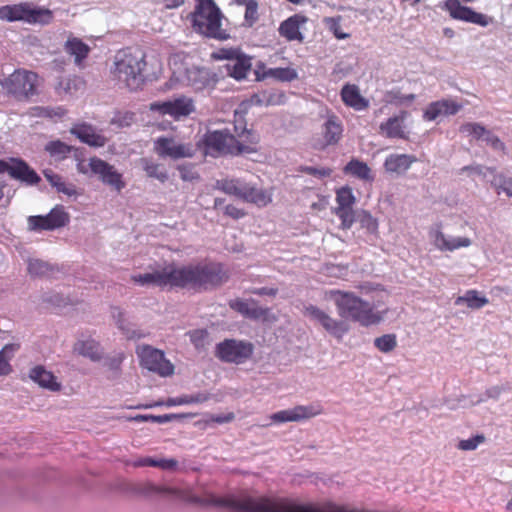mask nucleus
I'll return each mask as SVG.
<instances>
[{
	"label": "nucleus",
	"instance_id": "39448f33",
	"mask_svg": "<svg viewBox=\"0 0 512 512\" xmlns=\"http://www.w3.org/2000/svg\"><path fill=\"white\" fill-rule=\"evenodd\" d=\"M212 503L216 506L231 508L237 512H320L307 505H278L265 497L215 498Z\"/></svg>",
	"mask_w": 512,
	"mask_h": 512
},
{
	"label": "nucleus",
	"instance_id": "cd10ccee",
	"mask_svg": "<svg viewBox=\"0 0 512 512\" xmlns=\"http://www.w3.org/2000/svg\"><path fill=\"white\" fill-rule=\"evenodd\" d=\"M343 128L341 121L335 115H330L323 124V137L326 145L338 143L342 136Z\"/></svg>",
	"mask_w": 512,
	"mask_h": 512
},
{
	"label": "nucleus",
	"instance_id": "c85d7f7f",
	"mask_svg": "<svg viewBox=\"0 0 512 512\" xmlns=\"http://www.w3.org/2000/svg\"><path fill=\"white\" fill-rule=\"evenodd\" d=\"M139 165L149 178L156 179L161 183H165L169 178L167 169L162 164L155 162L151 158H141L139 160Z\"/></svg>",
	"mask_w": 512,
	"mask_h": 512
},
{
	"label": "nucleus",
	"instance_id": "7ed1b4c3",
	"mask_svg": "<svg viewBox=\"0 0 512 512\" xmlns=\"http://www.w3.org/2000/svg\"><path fill=\"white\" fill-rule=\"evenodd\" d=\"M145 54L130 48L116 52L110 67L111 79L121 88L135 91L144 84Z\"/></svg>",
	"mask_w": 512,
	"mask_h": 512
},
{
	"label": "nucleus",
	"instance_id": "c756f323",
	"mask_svg": "<svg viewBox=\"0 0 512 512\" xmlns=\"http://www.w3.org/2000/svg\"><path fill=\"white\" fill-rule=\"evenodd\" d=\"M341 98L346 105L356 110L368 107V101L360 95L359 89L355 85H345L341 90Z\"/></svg>",
	"mask_w": 512,
	"mask_h": 512
},
{
	"label": "nucleus",
	"instance_id": "f3484780",
	"mask_svg": "<svg viewBox=\"0 0 512 512\" xmlns=\"http://www.w3.org/2000/svg\"><path fill=\"white\" fill-rule=\"evenodd\" d=\"M179 80L195 90H203L215 83L214 76L206 68L196 66L185 68L183 73H179Z\"/></svg>",
	"mask_w": 512,
	"mask_h": 512
},
{
	"label": "nucleus",
	"instance_id": "a19ab883",
	"mask_svg": "<svg viewBox=\"0 0 512 512\" xmlns=\"http://www.w3.org/2000/svg\"><path fill=\"white\" fill-rule=\"evenodd\" d=\"M344 172L346 174H351L355 177H358L362 180H368L371 178L370 176V168L368 165L364 162H361L359 160H351L347 163V165L344 167Z\"/></svg>",
	"mask_w": 512,
	"mask_h": 512
},
{
	"label": "nucleus",
	"instance_id": "c03bdc74",
	"mask_svg": "<svg viewBox=\"0 0 512 512\" xmlns=\"http://www.w3.org/2000/svg\"><path fill=\"white\" fill-rule=\"evenodd\" d=\"M16 346L13 344L5 345L0 351V376L9 375L12 372V367L9 363Z\"/></svg>",
	"mask_w": 512,
	"mask_h": 512
},
{
	"label": "nucleus",
	"instance_id": "09e8293b",
	"mask_svg": "<svg viewBox=\"0 0 512 512\" xmlns=\"http://www.w3.org/2000/svg\"><path fill=\"white\" fill-rule=\"evenodd\" d=\"M334 213L341 219V227L343 229H350L357 219V211L353 207L349 208H335Z\"/></svg>",
	"mask_w": 512,
	"mask_h": 512
},
{
	"label": "nucleus",
	"instance_id": "9d476101",
	"mask_svg": "<svg viewBox=\"0 0 512 512\" xmlns=\"http://www.w3.org/2000/svg\"><path fill=\"white\" fill-rule=\"evenodd\" d=\"M136 352L140 358L142 367L162 377L173 375L174 365L165 358L161 350L155 349L149 345H143L139 346Z\"/></svg>",
	"mask_w": 512,
	"mask_h": 512
},
{
	"label": "nucleus",
	"instance_id": "b1692460",
	"mask_svg": "<svg viewBox=\"0 0 512 512\" xmlns=\"http://www.w3.org/2000/svg\"><path fill=\"white\" fill-rule=\"evenodd\" d=\"M407 116L408 113L406 111H402L399 115L390 117L386 122L381 123L380 133L387 138L406 139L407 135L405 132L404 121Z\"/></svg>",
	"mask_w": 512,
	"mask_h": 512
},
{
	"label": "nucleus",
	"instance_id": "4c0bfd02",
	"mask_svg": "<svg viewBox=\"0 0 512 512\" xmlns=\"http://www.w3.org/2000/svg\"><path fill=\"white\" fill-rule=\"evenodd\" d=\"M488 303L489 300L477 290H468L463 296H459L455 300V305L466 304L471 309H480Z\"/></svg>",
	"mask_w": 512,
	"mask_h": 512
},
{
	"label": "nucleus",
	"instance_id": "5701e85b",
	"mask_svg": "<svg viewBox=\"0 0 512 512\" xmlns=\"http://www.w3.org/2000/svg\"><path fill=\"white\" fill-rule=\"evenodd\" d=\"M229 305L233 310L239 312L247 318L254 320L266 319L270 311L268 308H262L258 306L257 303L253 300L247 301L236 299L230 301Z\"/></svg>",
	"mask_w": 512,
	"mask_h": 512
},
{
	"label": "nucleus",
	"instance_id": "e2e57ef3",
	"mask_svg": "<svg viewBox=\"0 0 512 512\" xmlns=\"http://www.w3.org/2000/svg\"><path fill=\"white\" fill-rule=\"evenodd\" d=\"M484 141L495 150H499V151H503V152L505 151V144L499 139L498 136H496L489 130L487 131V134L485 135Z\"/></svg>",
	"mask_w": 512,
	"mask_h": 512
},
{
	"label": "nucleus",
	"instance_id": "13d9d810",
	"mask_svg": "<svg viewBox=\"0 0 512 512\" xmlns=\"http://www.w3.org/2000/svg\"><path fill=\"white\" fill-rule=\"evenodd\" d=\"M245 22L251 27L258 19V3L255 0L254 2H250L245 8Z\"/></svg>",
	"mask_w": 512,
	"mask_h": 512
},
{
	"label": "nucleus",
	"instance_id": "4d7b16f0",
	"mask_svg": "<svg viewBox=\"0 0 512 512\" xmlns=\"http://www.w3.org/2000/svg\"><path fill=\"white\" fill-rule=\"evenodd\" d=\"M485 440L483 435H476L472 438L461 440L458 444V448L463 451L475 450Z\"/></svg>",
	"mask_w": 512,
	"mask_h": 512
},
{
	"label": "nucleus",
	"instance_id": "49530a36",
	"mask_svg": "<svg viewBox=\"0 0 512 512\" xmlns=\"http://www.w3.org/2000/svg\"><path fill=\"white\" fill-rule=\"evenodd\" d=\"M32 115L36 117H45V118H62L66 111L64 108L58 106V107H41L37 106L31 109Z\"/></svg>",
	"mask_w": 512,
	"mask_h": 512
},
{
	"label": "nucleus",
	"instance_id": "4be33fe9",
	"mask_svg": "<svg viewBox=\"0 0 512 512\" xmlns=\"http://www.w3.org/2000/svg\"><path fill=\"white\" fill-rule=\"evenodd\" d=\"M433 244L441 251H453L462 247H469L472 241L467 237L446 236L440 230L431 233Z\"/></svg>",
	"mask_w": 512,
	"mask_h": 512
},
{
	"label": "nucleus",
	"instance_id": "aec40b11",
	"mask_svg": "<svg viewBox=\"0 0 512 512\" xmlns=\"http://www.w3.org/2000/svg\"><path fill=\"white\" fill-rule=\"evenodd\" d=\"M308 21L307 17L301 14H295L284 20L279 26V34L288 41L302 42L303 34L300 32L301 25Z\"/></svg>",
	"mask_w": 512,
	"mask_h": 512
},
{
	"label": "nucleus",
	"instance_id": "0eeeda50",
	"mask_svg": "<svg viewBox=\"0 0 512 512\" xmlns=\"http://www.w3.org/2000/svg\"><path fill=\"white\" fill-rule=\"evenodd\" d=\"M36 73L24 69H17L8 77L0 80L2 89L9 95L18 99L29 98L37 93Z\"/></svg>",
	"mask_w": 512,
	"mask_h": 512
},
{
	"label": "nucleus",
	"instance_id": "72a5a7b5",
	"mask_svg": "<svg viewBox=\"0 0 512 512\" xmlns=\"http://www.w3.org/2000/svg\"><path fill=\"white\" fill-rule=\"evenodd\" d=\"M167 278V266L159 271L132 276V280L141 286H165Z\"/></svg>",
	"mask_w": 512,
	"mask_h": 512
},
{
	"label": "nucleus",
	"instance_id": "052dcab7",
	"mask_svg": "<svg viewBox=\"0 0 512 512\" xmlns=\"http://www.w3.org/2000/svg\"><path fill=\"white\" fill-rule=\"evenodd\" d=\"M301 171L308 175H311V176H314V177H317L320 179L328 177L332 173V170L329 168H316V167H312V166H303V167H301Z\"/></svg>",
	"mask_w": 512,
	"mask_h": 512
},
{
	"label": "nucleus",
	"instance_id": "dca6fc26",
	"mask_svg": "<svg viewBox=\"0 0 512 512\" xmlns=\"http://www.w3.org/2000/svg\"><path fill=\"white\" fill-rule=\"evenodd\" d=\"M444 7L453 19L477 24L482 27H486L492 23L491 17L476 12L470 7L463 6L459 0H446Z\"/></svg>",
	"mask_w": 512,
	"mask_h": 512
},
{
	"label": "nucleus",
	"instance_id": "3c124183",
	"mask_svg": "<svg viewBox=\"0 0 512 512\" xmlns=\"http://www.w3.org/2000/svg\"><path fill=\"white\" fill-rule=\"evenodd\" d=\"M491 185L496 189L497 193H505L512 197V178H506L503 174H497L491 180Z\"/></svg>",
	"mask_w": 512,
	"mask_h": 512
},
{
	"label": "nucleus",
	"instance_id": "8fccbe9b",
	"mask_svg": "<svg viewBox=\"0 0 512 512\" xmlns=\"http://www.w3.org/2000/svg\"><path fill=\"white\" fill-rule=\"evenodd\" d=\"M355 200L352 189L350 187H342L338 189L336 193V201L338 204L336 208L353 207Z\"/></svg>",
	"mask_w": 512,
	"mask_h": 512
},
{
	"label": "nucleus",
	"instance_id": "a878e982",
	"mask_svg": "<svg viewBox=\"0 0 512 512\" xmlns=\"http://www.w3.org/2000/svg\"><path fill=\"white\" fill-rule=\"evenodd\" d=\"M64 50L74 57L75 65L82 68L84 60L90 52V47L79 38L69 37L64 44Z\"/></svg>",
	"mask_w": 512,
	"mask_h": 512
},
{
	"label": "nucleus",
	"instance_id": "393cba45",
	"mask_svg": "<svg viewBox=\"0 0 512 512\" xmlns=\"http://www.w3.org/2000/svg\"><path fill=\"white\" fill-rule=\"evenodd\" d=\"M29 2H20L0 6V20L6 22H24L27 20Z\"/></svg>",
	"mask_w": 512,
	"mask_h": 512
},
{
	"label": "nucleus",
	"instance_id": "473e14b6",
	"mask_svg": "<svg viewBox=\"0 0 512 512\" xmlns=\"http://www.w3.org/2000/svg\"><path fill=\"white\" fill-rule=\"evenodd\" d=\"M71 133L74 134L80 141L90 146L101 147L105 143V138L98 135L90 126H78L71 129Z\"/></svg>",
	"mask_w": 512,
	"mask_h": 512
},
{
	"label": "nucleus",
	"instance_id": "58836bf2",
	"mask_svg": "<svg viewBox=\"0 0 512 512\" xmlns=\"http://www.w3.org/2000/svg\"><path fill=\"white\" fill-rule=\"evenodd\" d=\"M46 180L60 193L67 196H75L77 194L76 188L73 184H67L63 181L62 177L52 170L47 169L43 172Z\"/></svg>",
	"mask_w": 512,
	"mask_h": 512
},
{
	"label": "nucleus",
	"instance_id": "bb28decb",
	"mask_svg": "<svg viewBox=\"0 0 512 512\" xmlns=\"http://www.w3.org/2000/svg\"><path fill=\"white\" fill-rule=\"evenodd\" d=\"M26 16V24L29 25L46 26L51 24L54 20V13L52 10L46 7L37 6L31 2H29V8Z\"/></svg>",
	"mask_w": 512,
	"mask_h": 512
},
{
	"label": "nucleus",
	"instance_id": "f03ea898",
	"mask_svg": "<svg viewBox=\"0 0 512 512\" xmlns=\"http://www.w3.org/2000/svg\"><path fill=\"white\" fill-rule=\"evenodd\" d=\"M205 152L217 154H250L256 151L259 135L245 126L234 125V134L227 130L208 131L203 137Z\"/></svg>",
	"mask_w": 512,
	"mask_h": 512
},
{
	"label": "nucleus",
	"instance_id": "423d86ee",
	"mask_svg": "<svg viewBox=\"0 0 512 512\" xmlns=\"http://www.w3.org/2000/svg\"><path fill=\"white\" fill-rule=\"evenodd\" d=\"M194 28L201 34L218 40H226L229 35L222 29V13L213 0H197L192 16Z\"/></svg>",
	"mask_w": 512,
	"mask_h": 512
},
{
	"label": "nucleus",
	"instance_id": "a211bd4d",
	"mask_svg": "<svg viewBox=\"0 0 512 512\" xmlns=\"http://www.w3.org/2000/svg\"><path fill=\"white\" fill-rule=\"evenodd\" d=\"M320 411L314 406H296L292 409L281 410L274 413L271 419L277 423L297 422L318 415Z\"/></svg>",
	"mask_w": 512,
	"mask_h": 512
},
{
	"label": "nucleus",
	"instance_id": "5fc2aeb1",
	"mask_svg": "<svg viewBox=\"0 0 512 512\" xmlns=\"http://www.w3.org/2000/svg\"><path fill=\"white\" fill-rule=\"evenodd\" d=\"M461 171L462 172H467L469 175H477V176L482 177V178H485L487 173L492 174L493 177L495 175H497L496 174V168L486 167V166H483V165H480V164L464 166L461 169Z\"/></svg>",
	"mask_w": 512,
	"mask_h": 512
},
{
	"label": "nucleus",
	"instance_id": "2f4dec72",
	"mask_svg": "<svg viewBox=\"0 0 512 512\" xmlns=\"http://www.w3.org/2000/svg\"><path fill=\"white\" fill-rule=\"evenodd\" d=\"M242 200L261 207L269 204L272 201V196L268 191L247 183Z\"/></svg>",
	"mask_w": 512,
	"mask_h": 512
},
{
	"label": "nucleus",
	"instance_id": "2eb2a0df",
	"mask_svg": "<svg viewBox=\"0 0 512 512\" xmlns=\"http://www.w3.org/2000/svg\"><path fill=\"white\" fill-rule=\"evenodd\" d=\"M91 165L92 174L97 176L105 185L110 186L117 192H120L125 187L122 174L119 173L113 165H110L98 157H91Z\"/></svg>",
	"mask_w": 512,
	"mask_h": 512
},
{
	"label": "nucleus",
	"instance_id": "412c9836",
	"mask_svg": "<svg viewBox=\"0 0 512 512\" xmlns=\"http://www.w3.org/2000/svg\"><path fill=\"white\" fill-rule=\"evenodd\" d=\"M416 161L417 158L414 155L390 154L385 159L384 168L390 174L403 175Z\"/></svg>",
	"mask_w": 512,
	"mask_h": 512
},
{
	"label": "nucleus",
	"instance_id": "e433bc0d",
	"mask_svg": "<svg viewBox=\"0 0 512 512\" xmlns=\"http://www.w3.org/2000/svg\"><path fill=\"white\" fill-rule=\"evenodd\" d=\"M74 351L79 355L91 359L92 361H98L101 359L99 344L92 339L76 342L74 345Z\"/></svg>",
	"mask_w": 512,
	"mask_h": 512
},
{
	"label": "nucleus",
	"instance_id": "4468645a",
	"mask_svg": "<svg viewBox=\"0 0 512 512\" xmlns=\"http://www.w3.org/2000/svg\"><path fill=\"white\" fill-rule=\"evenodd\" d=\"M150 110L179 120L194 112L195 107L191 98L181 96L172 100L153 102L150 104Z\"/></svg>",
	"mask_w": 512,
	"mask_h": 512
},
{
	"label": "nucleus",
	"instance_id": "a18cd8bd",
	"mask_svg": "<svg viewBox=\"0 0 512 512\" xmlns=\"http://www.w3.org/2000/svg\"><path fill=\"white\" fill-rule=\"evenodd\" d=\"M356 222H358L361 228L365 229L370 234H374L378 230L377 220L365 210L357 211Z\"/></svg>",
	"mask_w": 512,
	"mask_h": 512
},
{
	"label": "nucleus",
	"instance_id": "20e7f679",
	"mask_svg": "<svg viewBox=\"0 0 512 512\" xmlns=\"http://www.w3.org/2000/svg\"><path fill=\"white\" fill-rule=\"evenodd\" d=\"M329 296L334 300L339 316L345 321L350 319L359 322L362 326L380 321V317L374 313L373 305L353 293L331 290Z\"/></svg>",
	"mask_w": 512,
	"mask_h": 512
},
{
	"label": "nucleus",
	"instance_id": "69168bd1",
	"mask_svg": "<svg viewBox=\"0 0 512 512\" xmlns=\"http://www.w3.org/2000/svg\"><path fill=\"white\" fill-rule=\"evenodd\" d=\"M189 336L195 347L200 348L204 346V340L207 336V332L205 330H194L189 333Z\"/></svg>",
	"mask_w": 512,
	"mask_h": 512
},
{
	"label": "nucleus",
	"instance_id": "37998d69",
	"mask_svg": "<svg viewBox=\"0 0 512 512\" xmlns=\"http://www.w3.org/2000/svg\"><path fill=\"white\" fill-rule=\"evenodd\" d=\"M72 147L60 140L50 141L45 145V150L58 160L64 159L71 152Z\"/></svg>",
	"mask_w": 512,
	"mask_h": 512
},
{
	"label": "nucleus",
	"instance_id": "de8ad7c7",
	"mask_svg": "<svg viewBox=\"0 0 512 512\" xmlns=\"http://www.w3.org/2000/svg\"><path fill=\"white\" fill-rule=\"evenodd\" d=\"M266 76L272 77L279 81H292L297 78L298 74L295 69L292 68H271L265 72Z\"/></svg>",
	"mask_w": 512,
	"mask_h": 512
},
{
	"label": "nucleus",
	"instance_id": "c9c22d12",
	"mask_svg": "<svg viewBox=\"0 0 512 512\" xmlns=\"http://www.w3.org/2000/svg\"><path fill=\"white\" fill-rule=\"evenodd\" d=\"M246 185L247 182L241 179H221L216 181L215 188L242 199Z\"/></svg>",
	"mask_w": 512,
	"mask_h": 512
},
{
	"label": "nucleus",
	"instance_id": "680f3d73",
	"mask_svg": "<svg viewBox=\"0 0 512 512\" xmlns=\"http://www.w3.org/2000/svg\"><path fill=\"white\" fill-rule=\"evenodd\" d=\"M443 104H440L439 101L431 103L424 113V118L426 120L432 121L435 120L438 116L443 115L441 107Z\"/></svg>",
	"mask_w": 512,
	"mask_h": 512
},
{
	"label": "nucleus",
	"instance_id": "9b49d317",
	"mask_svg": "<svg viewBox=\"0 0 512 512\" xmlns=\"http://www.w3.org/2000/svg\"><path fill=\"white\" fill-rule=\"evenodd\" d=\"M153 149L159 157L172 160L193 157L196 151L191 143H184L167 136L158 137L154 141Z\"/></svg>",
	"mask_w": 512,
	"mask_h": 512
},
{
	"label": "nucleus",
	"instance_id": "1a4fd4ad",
	"mask_svg": "<svg viewBox=\"0 0 512 512\" xmlns=\"http://www.w3.org/2000/svg\"><path fill=\"white\" fill-rule=\"evenodd\" d=\"M213 57L217 60H227L228 62L224 66L226 72L236 80L246 78L252 67L251 57L244 54L239 48H222L213 53Z\"/></svg>",
	"mask_w": 512,
	"mask_h": 512
},
{
	"label": "nucleus",
	"instance_id": "774afa93",
	"mask_svg": "<svg viewBox=\"0 0 512 512\" xmlns=\"http://www.w3.org/2000/svg\"><path fill=\"white\" fill-rule=\"evenodd\" d=\"M225 214L233 219H240L245 215L242 210L238 209L234 205H227L225 207Z\"/></svg>",
	"mask_w": 512,
	"mask_h": 512
},
{
	"label": "nucleus",
	"instance_id": "f8f14e48",
	"mask_svg": "<svg viewBox=\"0 0 512 512\" xmlns=\"http://www.w3.org/2000/svg\"><path fill=\"white\" fill-rule=\"evenodd\" d=\"M253 353L251 343L235 339H226L216 346V356L227 363H244Z\"/></svg>",
	"mask_w": 512,
	"mask_h": 512
},
{
	"label": "nucleus",
	"instance_id": "ea45409f",
	"mask_svg": "<svg viewBox=\"0 0 512 512\" xmlns=\"http://www.w3.org/2000/svg\"><path fill=\"white\" fill-rule=\"evenodd\" d=\"M112 316L116 321L118 328L123 331L128 339H139L143 337V334L136 330L134 326L127 322L124 313L119 308H113Z\"/></svg>",
	"mask_w": 512,
	"mask_h": 512
},
{
	"label": "nucleus",
	"instance_id": "338daca9",
	"mask_svg": "<svg viewBox=\"0 0 512 512\" xmlns=\"http://www.w3.org/2000/svg\"><path fill=\"white\" fill-rule=\"evenodd\" d=\"M77 170L79 173L92 176V165H91V158H89L88 161L80 160L77 163Z\"/></svg>",
	"mask_w": 512,
	"mask_h": 512
},
{
	"label": "nucleus",
	"instance_id": "f257e3e1",
	"mask_svg": "<svg viewBox=\"0 0 512 512\" xmlns=\"http://www.w3.org/2000/svg\"><path fill=\"white\" fill-rule=\"evenodd\" d=\"M167 277V285L196 291L219 286L228 278L221 265L216 263L180 267L168 265Z\"/></svg>",
	"mask_w": 512,
	"mask_h": 512
},
{
	"label": "nucleus",
	"instance_id": "6e6552de",
	"mask_svg": "<svg viewBox=\"0 0 512 512\" xmlns=\"http://www.w3.org/2000/svg\"><path fill=\"white\" fill-rule=\"evenodd\" d=\"M303 314L315 325L320 326L329 335L341 340L343 336L349 331L350 327L347 321L333 318L326 311L321 308L309 304L303 309Z\"/></svg>",
	"mask_w": 512,
	"mask_h": 512
},
{
	"label": "nucleus",
	"instance_id": "79ce46f5",
	"mask_svg": "<svg viewBox=\"0 0 512 512\" xmlns=\"http://www.w3.org/2000/svg\"><path fill=\"white\" fill-rule=\"evenodd\" d=\"M194 414H164V415H137L133 419L138 422H156V423H167L173 420H179L182 418L193 417Z\"/></svg>",
	"mask_w": 512,
	"mask_h": 512
},
{
	"label": "nucleus",
	"instance_id": "bf43d9fd",
	"mask_svg": "<svg viewBox=\"0 0 512 512\" xmlns=\"http://www.w3.org/2000/svg\"><path fill=\"white\" fill-rule=\"evenodd\" d=\"M154 467L160 468L164 471H174L178 467V461L173 458H155Z\"/></svg>",
	"mask_w": 512,
	"mask_h": 512
},
{
	"label": "nucleus",
	"instance_id": "7c9ffc66",
	"mask_svg": "<svg viewBox=\"0 0 512 512\" xmlns=\"http://www.w3.org/2000/svg\"><path fill=\"white\" fill-rule=\"evenodd\" d=\"M27 271L31 277H50L58 269L52 264L37 258H29L27 261Z\"/></svg>",
	"mask_w": 512,
	"mask_h": 512
},
{
	"label": "nucleus",
	"instance_id": "ddd939ff",
	"mask_svg": "<svg viewBox=\"0 0 512 512\" xmlns=\"http://www.w3.org/2000/svg\"><path fill=\"white\" fill-rule=\"evenodd\" d=\"M70 216L63 206H55L47 215H36L28 217L30 230H55L67 225Z\"/></svg>",
	"mask_w": 512,
	"mask_h": 512
},
{
	"label": "nucleus",
	"instance_id": "0e129e2a",
	"mask_svg": "<svg viewBox=\"0 0 512 512\" xmlns=\"http://www.w3.org/2000/svg\"><path fill=\"white\" fill-rule=\"evenodd\" d=\"M439 102L440 104H443V106L441 107L443 115H454L462 108V105L454 101L442 100Z\"/></svg>",
	"mask_w": 512,
	"mask_h": 512
},
{
	"label": "nucleus",
	"instance_id": "f704fd0d",
	"mask_svg": "<svg viewBox=\"0 0 512 512\" xmlns=\"http://www.w3.org/2000/svg\"><path fill=\"white\" fill-rule=\"evenodd\" d=\"M210 398L209 394L206 393H196L193 395H182L175 398H168L165 403L157 402L154 406L166 405L167 407L179 406V405H188V404H197L208 401ZM153 405H148L146 408H151Z\"/></svg>",
	"mask_w": 512,
	"mask_h": 512
},
{
	"label": "nucleus",
	"instance_id": "6e6d98bb",
	"mask_svg": "<svg viewBox=\"0 0 512 512\" xmlns=\"http://www.w3.org/2000/svg\"><path fill=\"white\" fill-rule=\"evenodd\" d=\"M341 17H327L324 19V23L327 25V27L330 29V31L333 32L334 36L337 39H346L349 37L347 33H343L341 30Z\"/></svg>",
	"mask_w": 512,
	"mask_h": 512
},
{
	"label": "nucleus",
	"instance_id": "603ef678",
	"mask_svg": "<svg viewBox=\"0 0 512 512\" xmlns=\"http://www.w3.org/2000/svg\"><path fill=\"white\" fill-rule=\"evenodd\" d=\"M374 345L384 353L392 351L396 345V336L394 334H385L374 340Z\"/></svg>",
	"mask_w": 512,
	"mask_h": 512
},
{
	"label": "nucleus",
	"instance_id": "6ab92c4d",
	"mask_svg": "<svg viewBox=\"0 0 512 512\" xmlns=\"http://www.w3.org/2000/svg\"><path fill=\"white\" fill-rule=\"evenodd\" d=\"M28 377L39 387L52 392H58L62 388V385L57 381L56 376L42 365L32 367L29 370Z\"/></svg>",
	"mask_w": 512,
	"mask_h": 512
},
{
	"label": "nucleus",
	"instance_id": "864d4df0",
	"mask_svg": "<svg viewBox=\"0 0 512 512\" xmlns=\"http://www.w3.org/2000/svg\"><path fill=\"white\" fill-rule=\"evenodd\" d=\"M460 131L472 135L476 139L484 140L488 130L479 123H466L460 127Z\"/></svg>",
	"mask_w": 512,
	"mask_h": 512
}]
</instances>
